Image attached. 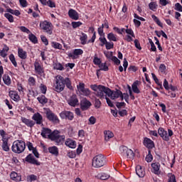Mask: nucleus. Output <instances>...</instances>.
<instances>
[{
	"mask_svg": "<svg viewBox=\"0 0 182 182\" xmlns=\"http://www.w3.org/2000/svg\"><path fill=\"white\" fill-rule=\"evenodd\" d=\"M60 133L59 131L54 130L48 135L49 140L54 141L56 146H61V144H63V141H65V135H60Z\"/></svg>",
	"mask_w": 182,
	"mask_h": 182,
	"instance_id": "f257e3e1",
	"label": "nucleus"
},
{
	"mask_svg": "<svg viewBox=\"0 0 182 182\" xmlns=\"http://www.w3.org/2000/svg\"><path fill=\"white\" fill-rule=\"evenodd\" d=\"M25 149H26V144H25V141L22 140L14 141L11 146V151L13 153H16V154H21V153H23V151H25Z\"/></svg>",
	"mask_w": 182,
	"mask_h": 182,
	"instance_id": "f03ea898",
	"label": "nucleus"
},
{
	"mask_svg": "<svg viewBox=\"0 0 182 182\" xmlns=\"http://www.w3.org/2000/svg\"><path fill=\"white\" fill-rule=\"evenodd\" d=\"M106 164V158L103 154H100L95 156L92 159V167L100 168V167H103Z\"/></svg>",
	"mask_w": 182,
	"mask_h": 182,
	"instance_id": "7ed1b4c3",
	"label": "nucleus"
},
{
	"mask_svg": "<svg viewBox=\"0 0 182 182\" xmlns=\"http://www.w3.org/2000/svg\"><path fill=\"white\" fill-rule=\"evenodd\" d=\"M54 90L58 93L65 90V77L62 75L57 76L55 84H54Z\"/></svg>",
	"mask_w": 182,
	"mask_h": 182,
	"instance_id": "20e7f679",
	"label": "nucleus"
},
{
	"mask_svg": "<svg viewBox=\"0 0 182 182\" xmlns=\"http://www.w3.org/2000/svg\"><path fill=\"white\" fill-rule=\"evenodd\" d=\"M109 93V87L100 85L98 87V90H97L96 92H95V96L97 97H100V99H106L108 96Z\"/></svg>",
	"mask_w": 182,
	"mask_h": 182,
	"instance_id": "39448f33",
	"label": "nucleus"
},
{
	"mask_svg": "<svg viewBox=\"0 0 182 182\" xmlns=\"http://www.w3.org/2000/svg\"><path fill=\"white\" fill-rule=\"evenodd\" d=\"M40 28L42 29L44 32H46L48 35H52V23L44 21L40 22Z\"/></svg>",
	"mask_w": 182,
	"mask_h": 182,
	"instance_id": "423d86ee",
	"label": "nucleus"
},
{
	"mask_svg": "<svg viewBox=\"0 0 182 182\" xmlns=\"http://www.w3.org/2000/svg\"><path fill=\"white\" fill-rule=\"evenodd\" d=\"M119 151L122 156H126L128 159H133L134 157V152L124 145L119 146Z\"/></svg>",
	"mask_w": 182,
	"mask_h": 182,
	"instance_id": "0eeeda50",
	"label": "nucleus"
},
{
	"mask_svg": "<svg viewBox=\"0 0 182 182\" xmlns=\"http://www.w3.org/2000/svg\"><path fill=\"white\" fill-rule=\"evenodd\" d=\"M46 119L49 120V122H51L52 123L58 124L60 122V120H59V118L58 117V115L53 113V112H52V110H50V109H48L46 112Z\"/></svg>",
	"mask_w": 182,
	"mask_h": 182,
	"instance_id": "6e6552de",
	"label": "nucleus"
},
{
	"mask_svg": "<svg viewBox=\"0 0 182 182\" xmlns=\"http://www.w3.org/2000/svg\"><path fill=\"white\" fill-rule=\"evenodd\" d=\"M77 89L82 96H90V90L89 88L85 87V83L83 82H79L78 85H77Z\"/></svg>",
	"mask_w": 182,
	"mask_h": 182,
	"instance_id": "1a4fd4ad",
	"label": "nucleus"
},
{
	"mask_svg": "<svg viewBox=\"0 0 182 182\" xmlns=\"http://www.w3.org/2000/svg\"><path fill=\"white\" fill-rule=\"evenodd\" d=\"M80 106L82 112H86V110H89V109H90L92 102H90L87 99L83 98L80 100Z\"/></svg>",
	"mask_w": 182,
	"mask_h": 182,
	"instance_id": "9d476101",
	"label": "nucleus"
},
{
	"mask_svg": "<svg viewBox=\"0 0 182 182\" xmlns=\"http://www.w3.org/2000/svg\"><path fill=\"white\" fill-rule=\"evenodd\" d=\"M60 117L61 119H65V120H70L72 122L75 119V114L70 111H63L60 113Z\"/></svg>",
	"mask_w": 182,
	"mask_h": 182,
	"instance_id": "9b49d317",
	"label": "nucleus"
},
{
	"mask_svg": "<svg viewBox=\"0 0 182 182\" xmlns=\"http://www.w3.org/2000/svg\"><path fill=\"white\" fill-rule=\"evenodd\" d=\"M122 95V91L120 90H111L110 88H108V97H110L112 100L115 99H119Z\"/></svg>",
	"mask_w": 182,
	"mask_h": 182,
	"instance_id": "f8f14e48",
	"label": "nucleus"
},
{
	"mask_svg": "<svg viewBox=\"0 0 182 182\" xmlns=\"http://www.w3.org/2000/svg\"><path fill=\"white\" fill-rule=\"evenodd\" d=\"M80 55H83V50L80 48L74 49L73 53H68V56L70 59H77Z\"/></svg>",
	"mask_w": 182,
	"mask_h": 182,
	"instance_id": "ddd939ff",
	"label": "nucleus"
},
{
	"mask_svg": "<svg viewBox=\"0 0 182 182\" xmlns=\"http://www.w3.org/2000/svg\"><path fill=\"white\" fill-rule=\"evenodd\" d=\"M24 161L29 163V164H34L35 166L41 165V162L38 161V159H35V156L32 154H29L25 158Z\"/></svg>",
	"mask_w": 182,
	"mask_h": 182,
	"instance_id": "4468645a",
	"label": "nucleus"
},
{
	"mask_svg": "<svg viewBox=\"0 0 182 182\" xmlns=\"http://www.w3.org/2000/svg\"><path fill=\"white\" fill-rule=\"evenodd\" d=\"M31 119L35 122L36 124H43V117L39 112L34 113Z\"/></svg>",
	"mask_w": 182,
	"mask_h": 182,
	"instance_id": "2eb2a0df",
	"label": "nucleus"
},
{
	"mask_svg": "<svg viewBox=\"0 0 182 182\" xmlns=\"http://www.w3.org/2000/svg\"><path fill=\"white\" fill-rule=\"evenodd\" d=\"M68 103L72 107H75L76 106H77V105H79V100L77 99V95H71L68 100Z\"/></svg>",
	"mask_w": 182,
	"mask_h": 182,
	"instance_id": "dca6fc26",
	"label": "nucleus"
},
{
	"mask_svg": "<svg viewBox=\"0 0 182 182\" xmlns=\"http://www.w3.org/2000/svg\"><path fill=\"white\" fill-rule=\"evenodd\" d=\"M143 144L149 150L154 149V141L148 137L144 138Z\"/></svg>",
	"mask_w": 182,
	"mask_h": 182,
	"instance_id": "f3484780",
	"label": "nucleus"
},
{
	"mask_svg": "<svg viewBox=\"0 0 182 182\" xmlns=\"http://www.w3.org/2000/svg\"><path fill=\"white\" fill-rule=\"evenodd\" d=\"M34 69L36 73H37V75H39L40 76H42V75L45 73L43 68L42 67V65H41V63L38 61H36L34 63Z\"/></svg>",
	"mask_w": 182,
	"mask_h": 182,
	"instance_id": "a211bd4d",
	"label": "nucleus"
},
{
	"mask_svg": "<svg viewBox=\"0 0 182 182\" xmlns=\"http://www.w3.org/2000/svg\"><path fill=\"white\" fill-rule=\"evenodd\" d=\"M158 134L165 141H168L170 137H168L167 131L164 130V128L159 127L158 129Z\"/></svg>",
	"mask_w": 182,
	"mask_h": 182,
	"instance_id": "6ab92c4d",
	"label": "nucleus"
},
{
	"mask_svg": "<svg viewBox=\"0 0 182 182\" xmlns=\"http://www.w3.org/2000/svg\"><path fill=\"white\" fill-rule=\"evenodd\" d=\"M21 120L22 123L26 124V126H27V127H30V129H33V126H35V124H36L35 121L27 119L23 117H21Z\"/></svg>",
	"mask_w": 182,
	"mask_h": 182,
	"instance_id": "aec40b11",
	"label": "nucleus"
},
{
	"mask_svg": "<svg viewBox=\"0 0 182 182\" xmlns=\"http://www.w3.org/2000/svg\"><path fill=\"white\" fill-rule=\"evenodd\" d=\"M68 16L73 21H77L79 19V13L73 9H70L68 11Z\"/></svg>",
	"mask_w": 182,
	"mask_h": 182,
	"instance_id": "412c9836",
	"label": "nucleus"
},
{
	"mask_svg": "<svg viewBox=\"0 0 182 182\" xmlns=\"http://www.w3.org/2000/svg\"><path fill=\"white\" fill-rule=\"evenodd\" d=\"M136 173L139 177H140L141 178H143V177L146 176V171H144V168H143L140 165L136 166Z\"/></svg>",
	"mask_w": 182,
	"mask_h": 182,
	"instance_id": "4be33fe9",
	"label": "nucleus"
},
{
	"mask_svg": "<svg viewBox=\"0 0 182 182\" xmlns=\"http://www.w3.org/2000/svg\"><path fill=\"white\" fill-rule=\"evenodd\" d=\"M151 166L152 167L151 171L154 173V174H160V163L153 162Z\"/></svg>",
	"mask_w": 182,
	"mask_h": 182,
	"instance_id": "5701e85b",
	"label": "nucleus"
},
{
	"mask_svg": "<svg viewBox=\"0 0 182 182\" xmlns=\"http://www.w3.org/2000/svg\"><path fill=\"white\" fill-rule=\"evenodd\" d=\"M52 133V129L49 128L43 127L41 135L43 139H49L50 134Z\"/></svg>",
	"mask_w": 182,
	"mask_h": 182,
	"instance_id": "b1692460",
	"label": "nucleus"
},
{
	"mask_svg": "<svg viewBox=\"0 0 182 182\" xmlns=\"http://www.w3.org/2000/svg\"><path fill=\"white\" fill-rule=\"evenodd\" d=\"M10 178L14 181H22V176H21V174H18L15 171H12L11 173Z\"/></svg>",
	"mask_w": 182,
	"mask_h": 182,
	"instance_id": "393cba45",
	"label": "nucleus"
},
{
	"mask_svg": "<svg viewBox=\"0 0 182 182\" xmlns=\"http://www.w3.org/2000/svg\"><path fill=\"white\" fill-rule=\"evenodd\" d=\"M65 144L67 147H70V149H76V141L72 139H67Z\"/></svg>",
	"mask_w": 182,
	"mask_h": 182,
	"instance_id": "a878e982",
	"label": "nucleus"
},
{
	"mask_svg": "<svg viewBox=\"0 0 182 182\" xmlns=\"http://www.w3.org/2000/svg\"><path fill=\"white\" fill-rule=\"evenodd\" d=\"M9 97L14 102H19L21 100V97L19 96V95H18V92H16L15 91H10Z\"/></svg>",
	"mask_w": 182,
	"mask_h": 182,
	"instance_id": "bb28decb",
	"label": "nucleus"
},
{
	"mask_svg": "<svg viewBox=\"0 0 182 182\" xmlns=\"http://www.w3.org/2000/svg\"><path fill=\"white\" fill-rule=\"evenodd\" d=\"M18 55L20 59H26L28 58V53L26 51L23 50V48H18Z\"/></svg>",
	"mask_w": 182,
	"mask_h": 182,
	"instance_id": "cd10ccee",
	"label": "nucleus"
},
{
	"mask_svg": "<svg viewBox=\"0 0 182 182\" xmlns=\"http://www.w3.org/2000/svg\"><path fill=\"white\" fill-rule=\"evenodd\" d=\"M53 66L55 70H65V67H63L62 63H58V60L53 61Z\"/></svg>",
	"mask_w": 182,
	"mask_h": 182,
	"instance_id": "c85d7f7f",
	"label": "nucleus"
},
{
	"mask_svg": "<svg viewBox=\"0 0 182 182\" xmlns=\"http://www.w3.org/2000/svg\"><path fill=\"white\" fill-rule=\"evenodd\" d=\"M48 151L50 154H53V156H59V149H58L56 146L48 147Z\"/></svg>",
	"mask_w": 182,
	"mask_h": 182,
	"instance_id": "c756f323",
	"label": "nucleus"
},
{
	"mask_svg": "<svg viewBox=\"0 0 182 182\" xmlns=\"http://www.w3.org/2000/svg\"><path fill=\"white\" fill-rule=\"evenodd\" d=\"M1 140L3 141L1 147L4 151H9L10 149H9V145L8 144V141H9L8 138H2Z\"/></svg>",
	"mask_w": 182,
	"mask_h": 182,
	"instance_id": "7c9ffc66",
	"label": "nucleus"
},
{
	"mask_svg": "<svg viewBox=\"0 0 182 182\" xmlns=\"http://www.w3.org/2000/svg\"><path fill=\"white\" fill-rule=\"evenodd\" d=\"M139 80H136L132 85V89L134 93L139 95L140 93V90L139 89Z\"/></svg>",
	"mask_w": 182,
	"mask_h": 182,
	"instance_id": "2f4dec72",
	"label": "nucleus"
},
{
	"mask_svg": "<svg viewBox=\"0 0 182 182\" xmlns=\"http://www.w3.org/2000/svg\"><path fill=\"white\" fill-rule=\"evenodd\" d=\"M65 85L66 87H68V89H69L70 90H73V86H72V81H70V78H64V86Z\"/></svg>",
	"mask_w": 182,
	"mask_h": 182,
	"instance_id": "473e14b6",
	"label": "nucleus"
},
{
	"mask_svg": "<svg viewBox=\"0 0 182 182\" xmlns=\"http://www.w3.org/2000/svg\"><path fill=\"white\" fill-rule=\"evenodd\" d=\"M37 100H38V102L41 105H43V106H44V105H46V103H48V98H46V97L43 95H41L39 97H38Z\"/></svg>",
	"mask_w": 182,
	"mask_h": 182,
	"instance_id": "72a5a7b5",
	"label": "nucleus"
},
{
	"mask_svg": "<svg viewBox=\"0 0 182 182\" xmlns=\"http://www.w3.org/2000/svg\"><path fill=\"white\" fill-rule=\"evenodd\" d=\"M3 82L4 85H6V86H10L11 83H12V81L11 80V77H9L6 74H4L3 75Z\"/></svg>",
	"mask_w": 182,
	"mask_h": 182,
	"instance_id": "f704fd0d",
	"label": "nucleus"
},
{
	"mask_svg": "<svg viewBox=\"0 0 182 182\" xmlns=\"http://www.w3.org/2000/svg\"><path fill=\"white\" fill-rule=\"evenodd\" d=\"M28 39L30 42H32V43H34V45H36V43H38V37H36V36H35L32 33H30L28 34Z\"/></svg>",
	"mask_w": 182,
	"mask_h": 182,
	"instance_id": "c9c22d12",
	"label": "nucleus"
},
{
	"mask_svg": "<svg viewBox=\"0 0 182 182\" xmlns=\"http://www.w3.org/2000/svg\"><path fill=\"white\" fill-rule=\"evenodd\" d=\"M151 18H152L154 22H155V23H156V25H158V26H160V28H163V23L161 21H160V19H159V17L156 16V15H154V14H152Z\"/></svg>",
	"mask_w": 182,
	"mask_h": 182,
	"instance_id": "e433bc0d",
	"label": "nucleus"
},
{
	"mask_svg": "<svg viewBox=\"0 0 182 182\" xmlns=\"http://www.w3.org/2000/svg\"><path fill=\"white\" fill-rule=\"evenodd\" d=\"M159 5L156 1H151L149 4V8L151 11H156Z\"/></svg>",
	"mask_w": 182,
	"mask_h": 182,
	"instance_id": "4c0bfd02",
	"label": "nucleus"
},
{
	"mask_svg": "<svg viewBox=\"0 0 182 182\" xmlns=\"http://www.w3.org/2000/svg\"><path fill=\"white\" fill-rule=\"evenodd\" d=\"M82 36L80 38L81 45H86L87 41V35L85 33H81Z\"/></svg>",
	"mask_w": 182,
	"mask_h": 182,
	"instance_id": "58836bf2",
	"label": "nucleus"
},
{
	"mask_svg": "<svg viewBox=\"0 0 182 182\" xmlns=\"http://www.w3.org/2000/svg\"><path fill=\"white\" fill-rule=\"evenodd\" d=\"M104 134L106 141H108V140H110V139H112L114 136L113 132L110 131H107L106 132H104Z\"/></svg>",
	"mask_w": 182,
	"mask_h": 182,
	"instance_id": "ea45409f",
	"label": "nucleus"
},
{
	"mask_svg": "<svg viewBox=\"0 0 182 182\" xmlns=\"http://www.w3.org/2000/svg\"><path fill=\"white\" fill-rule=\"evenodd\" d=\"M10 61L12 65H14V68H18V63H16V59L15 58V55L14 54H10L9 56Z\"/></svg>",
	"mask_w": 182,
	"mask_h": 182,
	"instance_id": "a19ab883",
	"label": "nucleus"
},
{
	"mask_svg": "<svg viewBox=\"0 0 182 182\" xmlns=\"http://www.w3.org/2000/svg\"><path fill=\"white\" fill-rule=\"evenodd\" d=\"M107 39L110 41V42H117V38L116 37V35L113 33H109L107 34Z\"/></svg>",
	"mask_w": 182,
	"mask_h": 182,
	"instance_id": "79ce46f5",
	"label": "nucleus"
},
{
	"mask_svg": "<svg viewBox=\"0 0 182 182\" xmlns=\"http://www.w3.org/2000/svg\"><path fill=\"white\" fill-rule=\"evenodd\" d=\"M51 46L54 49H59L60 50H62V48H63L62 44H60L56 41L51 42Z\"/></svg>",
	"mask_w": 182,
	"mask_h": 182,
	"instance_id": "37998d69",
	"label": "nucleus"
},
{
	"mask_svg": "<svg viewBox=\"0 0 182 182\" xmlns=\"http://www.w3.org/2000/svg\"><path fill=\"white\" fill-rule=\"evenodd\" d=\"M98 67L100 68V70H103L104 72H107L109 70V67L106 63H101Z\"/></svg>",
	"mask_w": 182,
	"mask_h": 182,
	"instance_id": "c03bdc74",
	"label": "nucleus"
},
{
	"mask_svg": "<svg viewBox=\"0 0 182 182\" xmlns=\"http://www.w3.org/2000/svg\"><path fill=\"white\" fill-rule=\"evenodd\" d=\"M145 160L147 163H151V161H153V155L151 154V150H148V155H146Z\"/></svg>",
	"mask_w": 182,
	"mask_h": 182,
	"instance_id": "a18cd8bd",
	"label": "nucleus"
},
{
	"mask_svg": "<svg viewBox=\"0 0 182 182\" xmlns=\"http://www.w3.org/2000/svg\"><path fill=\"white\" fill-rule=\"evenodd\" d=\"M168 182H177L176 175L173 173H168Z\"/></svg>",
	"mask_w": 182,
	"mask_h": 182,
	"instance_id": "49530a36",
	"label": "nucleus"
},
{
	"mask_svg": "<svg viewBox=\"0 0 182 182\" xmlns=\"http://www.w3.org/2000/svg\"><path fill=\"white\" fill-rule=\"evenodd\" d=\"M71 25H72L73 29H76L77 28L82 26V25H83V23H82L81 21H73L71 23Z\"/></svg>",
	"mask_w": 182,
	"mask_h": 182,
	"instance_id": "de8ad7c7",
	"label": "nucleus"
},
{
	"mask_svg": "<svg viewBox=\"0 0 182 182\" xmlns=\"http://www.w3.org/2000/svg\"><path fill=\"white\" fill-rule=\"evenodd\" d=\"M40 90L43 95H46V92L48 90V87L45 85L44 84H41L40 85Z\"/></svg>",
	"mask_w": 182,
	"mask_h": 182,
	"instance_id": "09e8293b",
	"label": "nucleus"
},
{
	"mask_svg": "<svg viewBox=\"0 0 182 182\" xmlns=\"http://www.w3.org/2000/svg\"><path fill=\"white\" fill-rule=\"evenodd\" d=\"M5 18H6V19H8L9 22H10L11 23H12V22H14V16H12V14H10L9 13H6L4 14Z\"/></svg>",
	"mask_w": 182,
	"mask_h": 182,
	"instance_id": "8fccbe9b",
	"label": "nucleus"
},
{
	"mask_svg": "<svg viewBox=\"0 0 182 182\" xmlns=\"http://www.w3.org/2000/svg\"><path fill=\"white\" fill-rule=\"evenodd\" d=\"M93 63H94V65H97V66H99L102 63V60H100V58H97L96 54L93 59Z\"/></svg>",
	"mask_w": 182,
	"mask_h": 182,
	"instance_id": "3c124183",
	"label": "nucleus"
},
{
	"mask_svg": "<svg viewBox=\"0 0 182 182\" xmlns=\"http://www.w3.org/2000/svg\"><path fill=\"white\" fill-rule=\"evenodd\" d=\"M114 47V43L113 42H107V44H105V48L107 50H110V49H113Z\"/></svg>",
	"mask_w": 182,
	"mask_h": 182,
	"instance_id": "603ef678",
	"label": "nucleus"
},
{
	"mask_svg": "<svg viewBox=\"0 0 182 182\" xmlns=\"http://www.w3.org/2000/svg\"><path fill=\"white\" fill-rule=\"evenodd\" d=\"M100 42H101L100 46H105L107 43V40L106 39V37L104 36L103 37H100L99 38Z\"/></svg>",
	"mask_w": 182,
	"mask_h": 182,
	"instance_id": "864d4df0",
	"label": "nucleus"
},
{
	"mask_svg": "<svg viewBox=\"0 0 182 182\" xmlns=\"http://www.w3.org/2000/svg\"><path fill=\"white\" fill-rule=\"evenodd\" d=\"M102 106V102H100V100L95 98V107L96 109H100V107Z\"/></svg>",
	"mask_w": 182,
	"mask_h": 182,
	"instance_id": "5fc2aeb1",
	"label": "nucleus"
},
{
	"mask_svg": "<svg viewBox=\"0 0 182 182\" xmlns=\"http://www.w3.org/2000/svg\"><path fill=\"white\" fill-rule=\"evenodd\" d=\"M46 6H49V8H56V4L52 0H48Z\"/></svg>",
	"mask_w": 182,
	"mask_h": 182,
	"instance_id": "6e6d98bb",
	"label": "nucleus"
},
{
	"mask_svg": "<svg viewBox=\"0 0 182 182\" xmlns=\"http://www.w3.org/2000/svg\"><path fill=\"white\" fill-rule=\"evenodd\" d=\"M126 33L127 35L131 36L132 38H136V36L134 35V31L132 28H127L125 30Z\"/></svg>",
	"mask_w": 182,
	"mask_h": 182,
	"instance_id": "4d7b16f0",
	"label": "nucleus"
},
{
	"mask_svg": "<svg viewBox=\"0 0 182 182\" xmlns=\"http://www.w3.org/2000/svg\"><path fill=\"white\" fill-rule=\"evenodd\" d=\"M134 46L136 48V49H139V50H141V46H140V41H139L138 39H135L134 41Z\"/></svg>",
	"mask_w": 182,
	"mask_h": 182,
	"instance_id": "13d9d810",
	"label": "nucleus"
},
{
	"mask_svg": "<svg viewBox=\"0 0 182 182\" xmlns=\"http://www.w3.org/2000/svg\"><path fill=\"white\" fill-rule=\"evenodd\" d=\"M105 56H106L107 59H110L112 60V58H113V52H104Z\"/></svg>",
	"mask_w": 182,
	"mask_h": 182,
	"instance_id": "bf43d9fd",
	"label": "nucleus"
},
{
	"mask_svg": "<svg viewBox=\"0 0 182 182\" xmlns=\"http://www.w3.org/2000/svg\"><path fill=\"white\" fill-rule=\"evenodd\" d=\"M41 39L44 45H46V46H48V45H49V41H48V38H46V36H41Z\"/></svg>",
	"mask_w": 182,
	"mask_h": 182,
	"instance_id": "052dcab7",
	"label": "nucleus"
},
{
	"mask_svg": "<svg viewBox=\"0 0 182 182\" xmlns=\"http://www.w3.org/2000/svg\"><path fill=\"white\" fill-rule=\"evenodd\" d=\"M170 2L171 1L168 0H159V5H161V6H166V5H168Z\"/></svg>",
	"mask_w": 182,
	"mask_h": 182,
	"instance_id": "680f3d73",
	"label": "nucleus"
},
{
	"mask_svg": "<svg viewBox=\"0 0 182 182\" xmlns=\"http://www.w3.org/2000/svg\"><path fill=\"white\" fill-rule=\"evenodd\" d=\"M111 60H112V62H114V63L115 65H117V66H119V65H120V60H119V58H117V57H116V56H113Z\"/></svg>",
	"mask_w": 182,
	"mask_h": 182,
	"instance_id": "e2e57ef3",
	"label": "nucleus"
},
{
	"mask_svg": "<svg viewBox=\"0 0 182 182\" xmlns=\"http://www.w3.org/2000/svg\"><path fill=\"white\" fill-rule=\"evenodd\" d=\"M20 31H21V32H24V33H31V30L25 26H21Z\"/></svg>",
	"mask_w": 182,
	"mask_h": 182,
	"instance_id": "0e129e2a",
	"label": "nucleus"
},
{
	"mask_svg": "<svg viewBox=\"0 0 182 182\" xmlns=\"http://www.w3.org/2000/svg\"><path fill=\"white\" fill-rule=\"evenodd\" d=\"M28 82H29L31 86H35V85L36 83V80H35V77H30L28 78Z\"/></svg>",
	"mask_w": 182,
	"mask_h": 182,
	"instance_id": "69168bd1",
	"label": "nucleus"
},
{
	"mask_svg": "<svg viewBox=\"0 0 182 182\" xmlns=\"http://www.w3.org/2000/svg\"><path fill=\"white\" fill-rule=\"evenodd\" d=\"M175 10L178 11V12H182V6L180 3H176L175 4Z\"/></svg>",
	"mask_w": 182,
	"mask_h": 182,
	"instance_id": "338daca9",
	"label": "nucleus"
},
{
	"mask_svg": "<svg viewBox=\"0 0 182 182\" xmlns=\"http://www.w3.org/2000/svg\"><path fill=\"white\" fill-rule=\"evenodd\" d=\"M110 177L107 173H102L100 178V180H107Z\"/></svg>",
	"mask_w": 182,
	"mask_h": 182,
	"instance_id": "774afa93",
	"label": "nucleus"
}]
</instances>
